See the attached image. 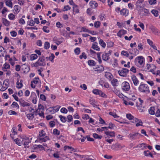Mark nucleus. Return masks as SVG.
Returning <instances> with one entry per match:
<instances>
[{
    "label": "nucleus",
    "mask_w": 160,
    "mask_h": 160,
    "mask_svg": "<svg viewBox=\"0 0 160 160\" xmlns=\"http://www.w3.org/2000/svg\"><path fill=\"white\" fill-rule=\"evenodd\" d=\"M138 90L139 92L146 94H148L150 92L148 85L146 84L142 83H141L138 87Z\"/></svg>",
    "instance_id": "obj_1"
},
{
    "label": "nucleus",
    "mask_w": 160,
    "mask_h": 160,
    "mask_svg": "<svg viewBox=\"0 0 160 160\" xmlns=\"http://www.w3.org/2000/svg\"><path fill=\"white\" fill-rule=\"evenodd\" d=\"M44 58V56L39 57L38 61L32 65V67H37L39 66H45L46 63L45 62V60Z\"/></svg>",
    "instance_id": "obj_2"
},
{
    "label": "nucleus",
    "mask_w": 160,
    "mask_h": 160,
    "mask_svg": "<svg viewBox=\"0 0 160 160\" xmlns=\"http://www.w3.org/2000/svg\"><path fill=\"white\" fill-rule=\"evenodd\" d=\"M20 138L22 139L21 141L22 143L25 146V147L26 148L27 146L31 142V139H30L28 137L24 135L21 136Z\"/></svg>",
    "instance_id": "obj_3"
},
{
    "label": "nucleus",
    "mask_w": 160,
    "mask_h": 160,
    "mask_svg": "<svg viewBox=\"0 0 160 160\" xmlns=\"http://www.w3.org/2000/svg\"><path fill=\"white\" fill-rule=\"evenodd\" d=\"M43 131H42L41 132H40L39 134V137L38 138V140L39 142H45L48 140H49V138L48 136H45V135L43 133Z\"/></svg>",
    "instance_id": "obj_4"
},
{
    "label": "nucleus",
    "mask_w": 160,
    "mask_h": 160,
    "mask_svg": "<svg viewBox=\"0 0 160 160\" xmlns=\"http://www.w3.org/2000/svg\"><path fill=\"white\" fill-rule=\"evenodd\" d=\"M144 60V59L142 56H139L135 58L134 62L136 64H139L142 66L143 65Z\"/></svg>",
    "instance_id": "obj_5"
},
{
    "label": "nucleus",
    "mask_w": 160,
    "mask_h": 160,
    "mask_svg": "<svg viewBox=\"0 0 160 160\" xmlns=\"http://www.w3.org/2000/svg\"><path fill=\"white\" fill-rule=\"evenodd\" d=\"M124 147V146H122L119 143H117L112 145L111 148L113 150L118 151L121 150Z\"/></svg>",
    "instance_id": "obj_6"
},
{
    "label": "nucleus",
    "mask_w": 160,
    "mask_h": 160,
    "mask_svg": "<svg viewBox=\"0 0 160 160\" xmlns=\"http://www.w3.org/2000/svg\"><path fill=\"white\" fill-rule=\"evenodd\" d=\"M122 89L124 91H128L130 89V86L129 83L124 82L122 84Z\"/></svg>",
    "instance_id": "obj_7"
},
{
    "label": "nucleus",
    "mask_w": 160,
    "mask_h": 160,
    "mask_svg": "<svg viewBox=\"0 0 160 160\" xmlns=\"http://www.w3.org/2000/svg\"><path fill=\"white\" fill-rule=\"evenodd\" d=\"M128 71L129 70L127 69L123 68L118 71V73L120 76L124 77L126 76Z\"/></svg>",
    "instance_id": "obj_8"
},
{
    "label": "nucleus",
    "mask_w": 160,
    "mask_h": 160,
    "mask_svg": "<svg viewBox=\"0 0 160 160\" xmlns=\"http://www.w3.org/2000/svg\"><path fill=\"white\" fill-rule=\"evenodd\" d=\"M140 135V134L138 132H136L129 134L128 137L130 139L134 140L139 138Z\"/></svg>",
    "instance_id": "obj_9"
},
{
    "label": "nucleus",
    "mask_w": 160,
    "mask_h": 160,
    "mask_svg": "<svg viewBox=\"0 0 160 160\" xmlns=\"http://www.w3.org/2000/svg\"><path fill=\"white\" fill-rule=\"evenodd\" d=\"M149 28L154 34L158 36L159 35V34H160V32L154 27L151 26Z\"/></svg>",
    "instance_id": "obj_10"
},
{
    "label": "nucleus",
    "mask_w": 160,
    "mask_h": 160,
    "mask_svg": "<svg viewBox=\"0 0 160 160\" xmlns=\"http://www.w3.org/2000/svg\"><path fill=\"white\" fill-rule=\"evenodd\" d=\"M19 102L21 105L23 107H25V106H30V103L26 102L22 99H20Z\"/></svg>",
    "instance_id": "obj_11"
},
{
    "label": "nucleus",
    "mask_w": 160,
    "mask_h": 160,
    "mask_svg": "<svg viewBox=\"0 0 160 160\" xmlns=\"http://www.w3.org/2000/svg\"><path fill=\"white\" fill-rule=\"evenodd\" d=\"M131 78L134 85L137 86L139 83V82L136 76L134 75H132L131 76Z\"/></svg>",
    "instance_id": "obj_12"
},
{
    "label": "nucleus",
    "mask_w": 160,
    "mask_h": 160,
    "mask_svg": "<svg viewBox=\"0 0 160 160\" xmlns=\"http://www.w3.org/2000/svg\"><path fill=\"white\" fill-rule=\"evenodd\" d=\"M22 69L23 70L24 73H27L30 70L29 67L26 65L25 64H23L22 66Z\"/></svg>",
    "instance_id": "obj_13"
},
{
    "label": "nucleus",
    "mask_w": 160,
    "mask_h": 160,
    "mask_svg": "<svg viewBox=\"0 0 160 160\" xmlns=\"http://www.w3.org/2000/svg\"><path fill=\"white\" fill-rule=\"evenodd\" d=\"M127 33V31L123 29H121L119 31L117 34V36L120 38H121L122 36Z\"/></svg>",
    "instance_id": "obj_14"
},
{
    "label": "nucleus",
    "mask_w": 160,
    "mask_h": 160,
    "mask_svg": "<svg viewBox=\"0 0 160 160\" xmlns=\"http://www.w3.org/2000/svg\"><path fill=\"white\" fill-rule=\"evenodd\" d=\"M95 71L99 72H100L103 71L104 70V68L101 65H98L97 67H96L95 68Z\"/></svg>",
    "instance_id": "obj_15"
},
{
    "label": "nucleus",
    "mask_w": 160,
    "mask_h": 160,
    "mask_svg": "<svg viewBox=\"0 0 160 160\" xmlns=\"http://www.w3.org/2000/svg\"><path fill=\"white\" fill-rule=\"evenodd\" d=\"M104 133L108 136H109L111 137H115V133L114 132H110L109 131H105Z\"/></svg>",
    "instance_id": "obj_16"
},
{
    "label": "nucleus",
    "mask_w": 160,
    "mask_h": 160,
    "mask_svg": "<svg viewBox=\"0 0 160 160\" xmlns=\"http://www.w3.org/2000/svg\"><path fill=\"white\" fill-rule=\"evenodd\" d=\"M102 58L103 60L107 61L109 59L110 57L109 55H108L107 53L105 52L102 55Z\"/></svg>",
    "instance_id": "obj_17"
},
{
    "label": "nucleus",
    "mask_w": 160,
    "mask_h": 160,
    "mask_svg": "<svg viewBox=\"0 0 160 160\" xmlns=\"http://www.w3.org/2000/svg\"><path fill=\"white\" fill-rule=\"evenodd\" d=\"M90 6L93 8H95L98 6V3L95 1H92L89 3Z\"/></svg>",
    "instance_id": "obj_18"
},
{
    "label": "nucleus",
    "mask_w": 160,
    "mask_h": 160,
    "mask_svg": "<svg viewBox=\"0 0 160 160\" xmlns=\"http://www.w3.org/2000/svg\"><path fill=\"white\" fill-rule=\"evenodd\" d=\"M120 13L121 14L126 16L128 14V11L126 9H123L120 11Z\"/></svg>",
    "instance_id": "obj_19"
},
{
    "label": "nucleus",
    "mask_w": 160,
    "mask_h": 160,
    "mask_svg": "<svg viewBox=\"0 0 160 160\" xmlns=\"http://www.w3.org/2000/svg\"><path fill=\"white\" fill-rule=\"evenodd\" d=\"M111 82L112 85L114 87L117 86L118 85V81L116 79L113 78Z\"/></svg>",
    "instance_id": "obj_20"
},
{
    "label": "nucleus",
    "mask_w": 160,
    "mask_h": 160,
    "mask_svg": "<svg viewBox=\"0 0 160 160\" xmlns=\"http://www.w3.org/2000/svg\"><path fill=\"white\" fill-rule=\"evenodd\" d=\"M98 43L97 42H95L94 44L92 45V48L93 49L97 51H100V48L97 45Z\"/></svg>",
    "instance_id": "obj_21"
},
{
    "label": "nucleus",
    "mask_w": 160,
    "mask_h": 160,
    "mask_svg": "<svg viewBox=\"0 0 160 160\" xmlns=\"http://www.w3.org/2000/svg\"><path fill=\"white\" fill-rule=\"evenodd\" d=\"M105 76L106 78L108 79H111L113 77V75L111 73L107 72H105Z\"/></svg>",
    "instance_id": "obj_22"
},
{
    "label": "nucleus",
    "mask_w": 160,
    "mask_h": 160,
    "mask_svg": "<svg viewBox=\"0 0 160 160\" xmlns=\"http://www.w3.org/2000/svg\"><path fill=\"white\" fill-rule=\"evenodd\" d=\"M55 58V56L53 54L51 53V56L49 57H46V59L47 60H50L52 62H54L53 59Z\"/></svg>",
    "instance_id": "obj_23"
},
{
    "label": "nucleus",
    "mask_w": 160,
    "mask_h": 160,
    "mask_svg": "<svg viewBox=\"0 0 160 160\" xmlns=\"http://www.w3.org/2000/svg\"><path fill=\"white\" fill-rule=\"evenodd\" d=\"M22 81L21 80L20 82L18 80L17 82V88H18L20 89L22 88Z\"/></svg>",
    "instance_id": "obj_24"
},
{
    "label": "nucleus",
    "mask_w": 160,
    "mask_h": 160,
    "mask_svg": "<svg viewBox=\"0 0 160 160\" xmlns=\"http://www.w3.org/2000/svg\"><path fill=\"white\" fill-rule=\"evenodd\" d=\"M146 67L148 70H149L150 68H153L154 69H156V66L152 64H147Z\"/></svg>",
    "instance_id": "obj_25"
},
{
    "label": "nucleus",
    "mask_w": 160,
    "mask_h": 160,
    "mask_svg": "<svg viewBox=\"0 0 160 160\" xmlns=\"http://www.w3.org/2000/svg\"><path fill=\"white\" fill-rule=\"evenodd\" d=\"M88 63L91 67L94 66L96 64V62L93 60H89L88 61Z\"/></svg>",
    "instance_id": "obj_26"
},
{
    "label": "nucleus",
    "mask_w": 160,
    "mask_h": 160,
    "mask_svg": "<svg viewBox=\"0 0 160 160\" xmlns=\"http://www.w3.org/2000/svg\"><path fill=\"white\" fill-rule=\"evenodd\" d=\"M12 0H5V3L7 6L12 8V3L11 2Z\"/></svg>",
    "instance_id": "obj_27"
},
{
    "label": "nucleus",
    "mask_w": 160,
    "mask_h": 160,
    "mask_svg": "<svg viewBox=\"0 0 160 160\" xmlns=\"http://www.w3.org/2000/svg\"><path fill=\"white\" fill-rule=\"evenodd\" d=\"M38 58V55L35 54H32L30 56V59L31 61L34 60Z\"/></svg>",
    "instance_id": "obj_28"
},
{
    "label": "nucleus",
    "mask_w": 160,
    "mask_h": 160,
    "mask_svg": "<svg viewBox=\"0 0 160 160\" xmlns=\"http://www.w3.org/2000/svg\"><path fill=\"white\" fill-rule=\"evenodd\" d=\"M2 22L3 24L6 26H8L10 24V22L8 21L6 19L3 18L2 19Z\"/></svg>",
    "instance_id": "obj_29"
},
{
    "label": "nucleus",
    "mask_w": 160,
    "mask_h": 160,
    "mask_svg": "<svg viewBox=\"0 0 160 160\" xmlns=\"http://www.w3.org/2000/svg\"><path fill=\"white\" fill-rule=\"evenodd\" d=\"M154 109L155 108L154 107H151L149 110V113L151 115H154L155 113V112L154 111Z\"/></svg>",
    "instance_id": "obj_30"
},
{
    "label": "nucleus",
    "mask_w": 160,
    "mask_h": 160,
    "mask_svg": "<svg viewBox=\"0 0 160 160\" xmlns=\"http://www.w3.org/2000/svg\"><path fill=\"white\" fill-rule=\"evenodd\" d=\"M93 137L95 139H101L102 138V136L101 135H99L98 134L94 133L93 134Z\"/></svg>",
    "instance_id": "obj_31"
},
{
    "label": "nucleus",
    "mask_w": 160,
    "mask_h": 160,
    "mask_svg": "<svg viewBox=\"0 0 160 160\" xmlns=\"http://www.w3.org/2000/svg\"><path fill=\"white\" fill-rule=\"evenodd\" d=\"M89 102L92 105L93 107H95L97 106V105L95 104V100L92 98H90Z\"/></svg>",
    "instance_id": "obj_32"
},
{
    "label": "nucleus",
    "mask_w": 160,
    "mask_h": 160,
    "mask_svg": "<svg viewBox=\"0 0 160 160\" xmlns=\"http://www.w3.org/2000/svg\"><path fill=\"white\" fill-rule=\"evenodd\" d=\"M99 43L103 48H104L105 47L106 44L102 39H100V40Z\"/></svg>",
    "instance_id": "obj_33"
},
{
    "label": "nucleus",
    "mask_w": 160,
    "mask_h": 160,
    "mask_svg": "<svg viewBox=\"0 0 160 160\" xmlns=\"http://www.w3.org/2000/svg\"><path fill=\"white\" fill-rule=\"evenodd\" d=\"M60 118L61 121L63 122H65L66 121V118L61 115H60L59 116Z\"/></svg>",
    "instance_id": "obj_34"
},
{
    "label": "nucleus",
    "mask_w": 160,
    "mask_h": 160,
    "mask_svg": "<svg viewBox=\"0 0 160 160\" xmlns=\"http://www.w3.org/2000/svg\"><path fill=\"white\" fill-rule=\"evenodd\" d=\"M53 40L58 45L60 44L62 42L59 41L56 37H54L53 38Z\"/></svg>",
    "instance_id": "obj_35"
},
{
    "label": "nucleus",
    "mask_w": 160,
    "mask_h": 160,
    "mask_svg": "<svg viewBox=\"0 0 160 160\" xmlns=\"http://www.w3.org/2000/svg\"><path fill=\"white\" fill-rule=\"evenodd\" d=\"M50 47V43L48 42H46L44 43V48L46 49H48Z\"/></svg>",
    "instance_id": "obj_36"
},
{
    "label": "nucleus",
    "mask_w": 160,
    "mask_h": 160,
    "mask_svg": "<svg viewBox=\"0 0 160 160\" xmlns=\"http://www.w3.org/2000/svg\"><path fill=\"white\" fill-rule=\"evenodd\" d=\"M97 131L98 132H102L103 131L108 130V128L107 127H102L101 128H98L97 129Z\"/></svg>",
    "instance_id": "obj_37"
},
{
    "label": "nucleus",
    "mask_w": 160,
    "mask_h": 160,
    "mask_svg": "<svg viewBox=\"0 0 160 160\" xmlns=\"http://www.w3.org/2000/svg\"><path fill=\"white\" fill-rule=\"evenodd\" d=\"M151 12L155 17H157L158 15V11L155 10H152L151 11Z\"/></svg>",
    "instance_id": "obj_38"
},
{
    "label": "nucleus",
    "mask_w": 160,
    "mask_h": 160,
    "mask_svg": "<svg viewBox=\"0 0 160 160\" xmlns=\"http://www.w3.org/2000/svg\"><path fill=\"white\" fill-rule=\"evenodd\" d=\"M100 92H101V90L98 89H94L92 91V92L96 95H99Z\"/></svg>",
    "instance_id": "obj_39"
},
{
    "label": "nucleus",
    "mask_w": 160,
    "mask_h": 160,
    "mask_svg": "<svg viewBox=\"0 0 160 160\" xmlns=\"http://www.w3.org/2000/svg\"><path fill=\"white\" fill-rule=\"evenodd\" d=\"M126 117L130 120H132L134 118V117L131 114L128 113L126 115Z\"/></svg>",
    "instance_id": "obj_40"
},
{
    "label": "nucleus",
    "mask_w": 160,
    "mask_h": 160,
    "mask_svg": "<svg viewBox=\"0 0 160 160\" xmlns=\"http://www.w3.org/2000/svg\"><path fill=\"white\" fill-rule=\"evenodd\" d=\"M53 134L54 135H58L60 134V132L57 129H54L53 130Z\"/></svg>",
    "instance_id": "obj_41"
},
{
    "label": "nucleus",
    "mask_w": 160,
    "mask_h": 160,
    "mask_svg": "<svg viewBox=\"0 0 160 160\" xmlns=\"http://www.w3.org/2000/svg\"><path fill=\"white\" fill-rule=\"evenodd\" d=\"M14 142H15L16 143L18 146H20L21 145V142H20V140L19 139L17 138L14 139Z\"/></svg>",
    "instance_id": "obj_42"
},
{
    "label": "nucleus",
    "mask_w": 160,
    "mask_h": 160,
    "mask_svg": "<svg viewBox=\"0 0 160 160\" xmlns=\"http://www.w3.org/2000/svg\"><path fill=\"white\" fill-rule=\"evenodd\" d=\"M146 143H142L137 146V147L139 148H142V149H144V148H146Z\"/></svg>",
    "instance_id": "obj_43"
},
{
    "label": "nucleus",
    "mask_w": 160,
    "mask_h": 160,
    "mask_svg": "<svg viewBox=\"0 0 160 160\" xmlns=\"http://www.w3.org/2000/svg\"><path fill=\"white\" fill-rule=\"evenodd\" d=\"M64 150H66L67 149H70L71 151H74L75 150V149L72 147H71L69 146H65L64 147Z\"/></svg>",
    "instance_id": "obj_44"
},
{
    "label": "nucleus",
    "mask_w": 160,
    "mask_h": 160,
    "mask_svg": "<svg viewBox=\"0 0 160 160\" xmlns=\"http://www.w3.org/2000/svg\"><path fill=\"white\" fill-rule=\"evenodd\" d=\"M17 128L16 127H13L12 129V132L13 133V135H17V132H16Z\"/></svg>",
    "instance_id": "obj_45"
},
{
    "label": "nucleus",
    "mask_w": 160,
    "mask_h": 160,
    "mask_svg": "<svg viewBox=\"0 0 160 160\" xmlns=\"http://www.w3.org/2000/svg\"><path fill=\"white\" fill-rule=\"evenodd\" d=\"M8 79L5 80L3 82V85L5 86L6 87H7V88L8 87Z\"/></svg>",
    "instance_id": "obj_46"
},
{
    "label": "nucleus",
    "mask_w": 160,
    "mask_h": 160,
    "mask_svg": "<svg viewBox=\"0 0 160 160\" xmlns=\"http://www.w3.org/2000/svg\"><path fill=\"white\" fill-rule=\"evenodd\" d=\"M28 24L29 26H34L35 24V22L33 20H31L29 21L28 22Z\"/></svg>",
    "instance_id": "obj_47"
},
{
    "label": "nucleus",
    "mask_w": 160,
    "mask_h": 160,
    "mask_svg": "<svg viewBox=\"0 0 160 160\" xmlns=\"http://www.w3.org/2000/svg\"><path fill=\"white\" fill-rule=\"evenodd\" d=\"M100 25V22L99 21L96 22L94 24V26L96 28H99Z\"/></svg>",
    "instance_id": "obj_48"
},
{
    "label": "nucleus",
    "mask_w": 160,
    "mask_h": 160,
    "mask_svg": "<svg viewBox=\"0 0 160 160\" xmlns=\"http://www.w3.org/2000/svg\"><path fill=\"white\" fill-rule=\"evenodd\" d=\"M67 119H68V122H70L72 121V115H69L67 116Z\"/></svg>",
    "instance_id": "obj_49"
},
{
    "label": "nucleus",
    "mask_w": 160,
    "mask_h": 160,
    "mask_svg": "<svg viewBox=\"0 0 160 160\" xmlns=\"http://www.w3.org/2000/svg\"><path fill=\"white\" fill-rule=\"evenodd\" d=\"M27 117L29 120H32L34 118V116H32V114L31 115L30 113L27 114Z\"/></svg>",
    "instance_id": "obj_50"
},
{
    "label": "nucleus",
    "mask_w": 160,
    "mask_h": 160,
    "mask_svg": "<svg viewBox=\"0 0 160 160\" xmlns=\"http://www.w3.org/2000/svg\"><path fill=\"white\" fill-rule=\"evenodd\" d=\"M108 125L109 126L107 127L108 128V129L110 128L111 129H112L113 128L115 127V125L111 122L109 123Z\"/></svg>",
    "instance_id": "obj_51"
},
{
    "label": "nucleus",
    "mask_w": 160,
    "mask_h": 160,
    "mask_svg": "<svg viewBox=\"0 0 160 160\" xmlns=\"http://www.w3.org/2000/svg\"><path fill=\"white\" fill-rule=\"evenodd\" d=\"M121 54L127 57L129 56V54L128 53V52L126 51H122L121 52Z\"/></svg>",
    "instance_id": "obj_52"
},
{
    "label": "nucleus",
    "mask_w": 160,
    "mask_h": 160,
    "mask_svg": "<svg viewBox=\"0 0 160 160\" xmlns=\"http://www.w3.org/2000/svg\"><path fill=\"white\" fill-rule=\"evenodd\" d=\"M74 52L77 55L79 54L80 52V49L79 48H77L74 50Z\"/></svg>",
    "instance_id": "obj_53"
},
{
    "label": "nucleus",
    "mask_w": 160,
    "mask_h": 160,
    "mask_svg": "<svg viewBox=\"0 0 160 160\" xmlns=\"http://www.w3.org/2000/svg\"><path fill=\"white\" fill-rule=\"evenodd\" d=\"M49 124L51 128L54 127L55 125V122L53 121H50L49 122Z\"/></svg>",
    "instance_id": "obj_54"
},
{
    "label": "nucleus",
    "mask_w": 160,
    "mask_h": 160,
    "mask_svg": "<svg viewBox=\"0 0 160 160\" xmlns=\"http://www.w3.org/2000/svg\"><path fill=\"white\" fill-rule=\"evenodd\" d=\"M60 111L61 112L64 113H67L68 112L67 110L65 108H62L60 110Z\"/></svg>",
    "instance_id": "obj_55"
},
{
    "label": "nucleus",
    "mask_w": 160,
    "mask_h": 160,
    "mask_svg": "<svg viewBox=\"0 0 160 160\" xmlns=\"http://www.w3.org/2000/svg\"><path fill=\"white\" fill-rule=\"evenodd\" d=\"M8 18L10 20H13L15 18V16L12 13H10L8 15Z\"/></svg>",
    "instance_id": "obj_56"
},
{
    "label": "nucleus",
    "mask_w": 160,
    "mask_h": 160,
    "mask_svg": "<svg viewBox=\"0 0 160 160\" xmlns=\"http://www.w3.org/2000/svg\"><path fill=\"white\" fill-rule=\"evenodd\" d=\"M138 48L139 50L141 51L143 49V46L142 43H140L138 44Z\"/></svg>",
    "instance_id": "obj_57"
},
{
    "label": "nucleus",
    "mask_w": 160,
    "mask_h": 160,
    "mask_svg": "<svg viewBox=\"0 0 160 160\" xmlns=\"http://www.w3.org/2000/svg\"><path fill=\"white\" fill-rule=\"evenodd\" d=\"M61 107V106H57L55 107H53V109L54 110V111L55 112H58V111L59 108Z\"/></svg>",
    "instance_id": "obj_58"
},
{
    "label": "nucleus",
    "mask_w": 160,
    "mask_h": 160,
    "mask_svg": "<svg viewBox=\"0 0 160 160\" xmlns=\"http://www.w3.org/2000/svg\"><path fill=\"white\" fill-rule=\"evenodd\" d=\"M56 26L58 28H61L63 27V25L62 24H61L60 22H58L56 23Z\"/></svg>",
    "instance_id": "obj_59"
},
{
    "label": "nucleus",
    "mask_w": 160,
    "mask_h": 160,
    "mask_svg": "<svg viewBox=\"0 0 160 160\" xmlns=\"http://www.w3.org/2000/svg\"><path fill=\"white\" fill-rule=\"evenodd\" d=\"M82 118L83 119H85L86 120H87L88 119L90 118L89 116L87 114H84L82 115Z\"/></svg>",
    "instance_id": "obj_60"
},
{
    "label": "nucleus",
    "mask_w": 160,
    "mask_h": 160,
    "mask_svg": "<svg viewBox=\"0 0 160 160\" xmlns=\"http://www.w3.org/2000/svg\"><path fill=\"white\" fill-rule=\"evenodd\" d=\"M48 110L49 111L52 113V114L54 113L55 112L54 111V110L53 109V107H50L48 109Z\"/></svg>",
    "instance_id": "obj_61"
},
{
    "label": "nucleus",
    "mask_w": 160,
    "mask_h": 160,
    "mask_svg": "<svg viewBox=\"0 0 160 160\" xmlns=\"http://www.w3.org/2000/svg\"><path fill=\"white\" fill-rule=\"evenodd\" d=\"M8 113L10 115H16L17 113L15 111L12 110H10L8 112Z\"/></svg>",
    "instance_id": "obj_62"
},
{
    "label": "nucleus",
    "mask_w": 160,
    "mask_h": 160,
    "mask_svg": "<svg viewBox=\"0 0 160 160\" xmlns=\"http://www.w3.org/2000/svg\"><path fill=\"white\" fill-rule=\"evenodd\" d=\"M142 122L141 120L140 119L138 122L136 124V126L137 127H138L139 126H142Z\"/></svg>",
    "instance_id": "obj_63"
},
{
    "label": "nucleus",
    "mask_w": 160,
    "mask_h": 160,
    "mask_svg": "<svg viewBox=\"0 0 160 160\" xmlns=\"http://www.w3.org/2000/svg\"><path fill=\"white\" fill-rule=\"evenodd\" d=\"M156 116L157 117H159L160 116V110L159 109L157 111L156 114Z\"/></svg>",
    "instance_id": "obj_64"
}]
</instances>
